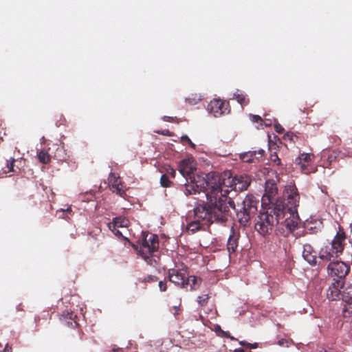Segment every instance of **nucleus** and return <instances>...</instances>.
Wrapping results in <instances>:
<instances>
[{
  "label": "nucleus",
  "instance_id": "1",
  "mask_svg": "<svg viewBox=\"0 0 352 352\" xmlns=\"http://www.w3.org/2000/svg\"><path fill=\"white\" fill-rule=\"evenodd\" d=\"M287 199L278 200L275 204L263 208L255 218L254 228L262 236L272 234L278 224L284 225L290 232L298 228L300 218L298 214L300 196L295 186L287 191Z\"/></svg>",
  "mask_w": 352,
  "mask_h": 352
},
{
  "label": "nucleus",
  "instance_id": "2",
  "mask_svg": "<svg viewBox=\"0 0 352 352\" xmlns=\"http://www.w3.org/2000/svg\"><path fill=\"white\" fill-rule=\"evenodd\" d=\"M179 171L188 184H185V193L193 195L203 192L208 195H218L220 192L219 186L221 175L215 172H210L201 177L196 173L195 168L190 160H184L179 164Z\"/></svg>",
  "mask_w": 352,
  "mask_h": 352
},
{
  "label": "nucleus",
  "instance_id": "3",
  "mask_svg": "<svg viewBox=\"0 0 352 352\" xmlns=\"http://www.w3.org/2000/svg\"><path fill=\"white\" fill-rule=\"evenodd\" d=\"M208 195L206 204H199L194 208L195 219L190 222L186 227L189 234L204 229L205 226L213 223H226V212L228 208L226 205V198Z\"/></svg>",
  "mask_w": 352,
  "mask_h": 352
},
{
  "label": "nucleus",
  "instance_id": "4",
  "mask_svg": "<svg viewBox=\"0 0 352 352\" xmlns=\"http://www.w3.org/2000/svg\"><path fill=\"white\" fill-rule=\"evenodd\" d=\"M258 200L253 195H247L241 204V208L236 210V217L241 226H246L258 209Z\"/></svg>",
  "mask_w": 352,
  "mask_h": 352
},
{
  "label": "nucleus",
  "instance_id": "5",
  "mask_svg": "<svg viewBox=\"0 0 352 352\" xmlns=\"http://www.w3.org/2000/svg\"><path fill=\"white\" fill-rule=\"evenodd\" d=\"M315 155L313 153H302L294 160V164L304 174L315 173L316 168L314 165Z\"/></svg>",
  "mask_w": 352,
  "mask_h": 352
},
{
  "label": "nucleus",
  "instance_id": "6",
  "mask_svg": "<svg viewBox=\"0 0 352 352\" xmlns=\"http://www.w3.org/2000/svg\"><path fill=\"white\" fill-rule=\"evenodd\" d=\"M350 265L341 261L331 262L327 266L328 274L332 277L338 278V280H344V278L350 272Z\"/></svg>",
  "mask_w": 352,
  "mask_h": 352
},
{
  "label": "nucleus",
  "instance_id": "7",
  "mask_svg": "<svg viewBox=\"0 0 352 352\" xmlns=\"http://www.w3.org/2000/svg\"><path fill=\"white\" fill-rule=\"evenodd\" d=\"M143 236L142 247L140 250V254H144L146 252L152 254L156 252L159 248L158 236L153 234H143Z\"/></svg>",
  "mask_w": 352,
  "mask_h": 352
},
{
  "label": "nucleus",
  "instance_id": "8",
  "mask_svg": "<svg viewBox=\"0 0 352 352\" xmlns=\"http://www.w3.org/2000/svg\"><path fill=\"white\" fill-rule=\"evenodd\" d=\"M278 192L276 184L273 182L268 180L265 183V193L262 197V204L266 206L275 204L278 199L276 198ZM283 199V200H285Z\"/></svg>",
  "mask_w": 352,
  "mask_h": 352
},
{
  "label": "nucleus",
  "instance_id": "9",
  "mask_svg": "<svg viewBox=\"0 0 352 352\" xmlns=\"http://www.w3.org/2000/svg\"><path fill=\"white\" fill-rule=\"evenodd\" d=\"M208 109L214 117H219L222 115L229 113L230 111L228 102L221 99H214L210 102Z\"/></svg>",
  "mask_w": 352,
  "mask_h": 352
},
{
  "label": "nucleus",
  "instance_id": "10",
  "mask_svg": "<svg viewBox=\"0 0 352 352\" xmlns=\"http://www.w3.org/2000/svg\"><path fill=\"white\" fill-rule=\"evenodd\" d=\"M188 272L186 269H170L168 270V279L175 285L182 288L186 287Z\"/></svg>",
  "mask_w": 352,
  "mask_h": 352
},
{
  "label": "nucleus",
  "instance_id": "11",
  "mask_svg": "<svg viewBox=\"0 0 352 352\" xmlns=\"http://www.w3.org/2000/svg\"><path fill=\"white\" fill-rule=\"evenodd\" d=\"M342 298L344 302L343 308V316L345 318L352 320V287H347L342 294Z\"/></svg>",
  "mask_w": 352,
  "mask_h": 352
},
{
  "label": "nucleus",
  "instance_id": "12",
  "mask_svg": "<svg viewBox=\"0 0 352 352\" xmlns=\"http://www.w3.org/2000/svg\"><path fill=\"white\" fill-rule=\"evenodd\" d=\"M265 151L263 149L249 151L239 155L240 160L245 163H256L263 160Z\"/></svg>",
  "mask_w": 352,
  "mask_h": 352
},
{
  "label": "nucleus",
  "instance_id": "13",
  "mask_svg": "<svg viewBox=\"0 0 352 352\" xmlns=\"http://www.w3.org/2000/svg\"><path fill=\"white\" fill-rule=\"evenodd\" d=\"M108 182L110 190L113 192H116L120 197H123L125 195V190L123 189L122 182L118 174L111 173L108 177Z\"/></svg>",
  "mask_w": 352,
  "mask_h": 352
},
{
  "label": "nucleus",
  "instance_id": "14",
  "mask_svg": "<svg viewBox=\"0 0 352 352\" xmlns=\"http://www.w3.org/2000/svg\"><path fill=\"white\" fill-rule=\"evenodd\" d=\"M346 239V235L344 229L339 226L338 230L331 243L333 245V249H335V252H338L340 255L342 254L344 250Z\"/></svg>",
  "mask_w": 352,
  "mask_h": 352
},
{
  "label": "nucleus",
  "instance_id": "15",
  "mask_svg": "<svg viewBox=\"0 0 352 352\" xmlns=\"http://www.w3.org/2000/svg\"><path fill=\"white\" fill-rule=\"evenodd\" d=\"M345 281L333 279L327 291V297L330 300H336L340 298L341 289L343 288Z\"/></svg>",
  "mask_w": 352,
  "mask_h": 352
},
{
  "label": "nucleus",
  "instance_id": "16",
  "mask_svg": "<svg viewBox=\"0 0 352 352\" xmlns=\"http://www.w3.org/2000/svg\"><path fill=\"white\" fill-rule=\"evenodd\" d=\"M250 183V177L245 174L236 175L232 180V186L236 191H243L247 190Z\"/></svg>",
  "mask_w": 352,
  "mask_h": 352
},
{
  "label": "nucleus",
  "instance_id": "17",
  "mask_svg": "<svg viewBox=\"0 0 352 352\" xmlns=\"http://www.w3.org/2000/svg\"><path fill=\"white\" fill-rule=\"evenodd\" d=\"M317 254V252L310 244L306 243L303 245L302 256L310 265H315L316 264Z\"/></svg>",
  "mask_w": 352,
  "mask_h": 352
},
{
  "label": "nucleus",
  "instance_id": "18",
  "mask_svg": "<svg viewBox=\"0 0 352 352\" xmlns=\"http://www.w3.org/2000/svg\"><path fill=\"white\" fill-rule=\"evenodd\" d=\"M340 255L338 252H335L333 245L330 243L328 245L322 248L318 253V257L326 261H330L332 258H338Z\"/></svg>",
  "mask_w": 352,
  "mask_h": 352
},
{
  "label": "nucleus",
  "instance_id": "19",
  "mask_svg": "<svg viewBox=\"0 0 352 352\" xmlns=\"http://www.w3.org/2000/svg\"><path fill=\"white\" fill-rule=\"evenodd\" d=\"M224 184H225V179H224V178H223L221 177V185L219 186V188H220L219 191H220V192L218 193L219 195H218L217 197H219V198L221 197H220V195H221V196H222V197L226 198L225 203H226V205L228 207V208L226 210V214H225V215H226V222L227 220H228V213L229 212V208L230 207V208L234 209L235 210H236L237 209H236V208H235L236 206H235L234 201L231 198H230V197H228L227 196V193L228 192V190H223L222 186H223V185H224Z\"/></svg>",
  "mask_w": 352,
  "mask_h": 352
},
{
  "label": "nucleus",
  "instance_id": "20",
  "mask_svg": "<svg viewBox=\"0 0 352 352\" xmlns=\"http://www.w3.org/2000/svg\"><path fill=\"white\" fill-rule=\"evenodd\" d=\"M239 239V234L234 230H231V233L229 236L227 249L230 253L235 252L238 247V241Z\"/></svg>",
  "mask_w": 352,
  "mask_h": 352
},
{
  "label": "nucleus",
  "instance_id": "21",
  "mask_svg": "<svg viewBox=\"0 0 352 352\" xmlns=\"http://www.w3.org/2000/svg\"><path fill=\"white\" fill-rule=\"evenodd\" d=\"M100 234L101 229L100 228H96L95 231L89 232L87 238V243L90 248H98L99 246V236Z\"/></svg>",
  "mask_w": 352,
  "mask_h": 352
},
{
  "label": "nucleus",
  "instance_id": "22",
  "mask_svg": "<svg viewBox=\"0 0 352 352\" xmlns=\"http://www.w3.org/2000/svg\"><path fill=\"white\" fill-rule=\"evenodd\" d=\"M129 224V220L123 217H115L113 221L107 224L109 230H116V228H126Z\"/></svg>",
  "mask_w": 352,
  "mask_h": 352
},
{
  "label": "nucleus",
  "instance_id": "23",
  "mask_svg": "<svg viewBox=\"0 0 352 352\" xmlns=\"http://www.w3.org/2000/svg\"><path fill=\"white\" fill-rule=\"evenodd\" d=\"M232 99H235L241 106H246L250 102L247 94L239 90L234 94Z\"/></svg>",
  "mask_w": 352,
  "mask_h": 352
},
{
  "label": "nucleus",
  "instance_id": "24",
  "mask_svg": "<svg viewBox=\"0 0 352 352\" xmlns=\"http://www.w3.org/2000/svg\"><path fill=\"white\" fill-rule=\"evenodd\" d=\"M186 286L190 285V290H196L199 287V285L201 283V279L195 276H190L188 274V278L186 280Z\"/></svg>",
  "mask_w": 352,
  "mask_h": 352
},
{
  "label": "nucleus",
  "instance_id": "25",
  "mask_svg": "<svg viewBox=\"0 0 352 352\" xmlns=\"http://www.w3.org/2000/svg\"><path fill=\"white\" fill-rule=\"evenodd\" d=\"M38 159L43 164H47L50 161V156L47 152L41 151L38 154Z\"/></svg>",
  "mask_w": 352,
  "mask_h": 352
},
{
  "label": "nucleus",
  "instance_id": "26",
  "mask_svg": "<svg viewBox=\"0 0 352 352\" xmlns=\"http://www.w3.org/2000/svg\"><path fill=\"white\" fill-rule=\"evenodd\" d=\"M171 184H172V182L169 179L167 174H164L161 176L160 184L162 186H163L164 188L170 187Z\"/></svg>",
  "mask_w": 352,
  "mask_h": 352
},
{
  "label": "nucleus",
  "instance_id": "27",
  "mask_svg": "<svg viewBox=\"0 0 352 352\" xmlns=\"http://www.w3.org/2000/svg\"><path fill=\"white\" fill-rule=\"evenodd\" d=\"M15 161L16 160L14 157H10L7 160L6 168L8 170H5V173L14 172V166Z\"/></svg>",
  "mask_w": 352,
  "mask_h": 352
},
{
  "label": "nucleus",
  "instance_id": "28",
  "mask_svg": "<svg viewBox=\"0 0 352 352\" xmlns=\"http://www.w3.org/2000/svg\"><path fill=\"white\" fill-rule=\"evenodd\" d=\"M270 160L274 163L276 166L281 165V160L278 157L276 153H272L270 155Z\"/></svg>",
  "mask_w": 352,
  "mask_h": 352
},
{
  "label": "nucleus",
  "instance_id": "29",
  "mask_svg": "<svg viewBox=\"0 0 352 352\" xmlns=\"http://www.w3.org/2000/svg\"><path fill=\"white\" fill-rule=\"evenodd\" d=\"M209 296L208 294L198 296V303L201 307L205 306L208 301Z\"/></svg>",
  "mask_w": 352,
  "mask_h": 352
},
{
  "label": "nucleus",
  "instance_id": "30",
  "mask_svg": "<svg viewBox=\"0 0 352 352\" xmlns=\"http://www.w3.org/2000/svg\"><path fill=\"white\" fill-rule=\"evenodd\" d=\"M151 254H149L148 252L144 253V254H141L142 256L144 258V259L148 263L149 265H152L154 263H156V261L152 258L151 256Z\"/></svg>",
  "mask_w": 352,
  "mask_h": 352
},
{
  "label": "nucleus",
  "instance_id": "31",
  "mask_svg": "<svg viewBox=\"0 0 352 352\" xmlns=\"http://www.w3.org/2000/svg\"><path fill=\"white\" fill-rule=\"evenodd\" d=\"M218 329L221 333V336L223 338H230L231 340H236V339L232 336L228 331H223L219 326H218Z\"/></svg>",
  "mask_w": 352,
  "mask_h": 352
},
{
  "label": "nucleus",
  "instance_id": "32",
  "mask_svg": "<svg viewBox=\"0 0 352 352\" xmlns=\"http://www.w3.org/2000/svg\"><path fill=\"white\" fill-rule=\"evenodd\" d=\"M239 344L241 346H248L250 349H256V348L258 347V344L257 343L251 344V343H248V342H247L245 341H241L239 342Z\"/></svg>",
  "mask_w": 352,
  "mask_h": 352
},
{
  "label": "nucleus",
  "instance_id": "33",
  "mask_svg": "<svg viewBox=\"0 0 352 352\" xmlns=\"http://www.w3.org/2000/svg\"><path fill=\"white\" fill-rule=\"evenodd\" d=\"M251 120L253 122L259 123L260 124H262L263 120L262 118L257 115H250Z\"/></svg>",
  "mask_w": 352,
  "mask_h": 352
},
{
  "label": "nucleus",
  "instance_id": "34",
  "mask_svg": "<svg viewBox=\"0 0 352 352\" xmlns=\"http://www.w3.org/2000/svg\"><path fill=\"white\" fill-rule=\"evenodd\" d=\"M186 100L190 104H197L198 101L201 100V98H200V96H199V97L195 96L193 98H191L190 97L187 98Z\"/></svg>",
  "mask_w": 352,
  "mask_h": 352
},
{
  "label": "nucleus",
  "instance_id": "35",
  "mask_svg": "<svg viewBox=\"0 0 352 352\" xmlns=\"http://www.w3.org/2000/svg\"><path fill=\"white\" fill-rule=\"evenodd\" d=\"M159 287L160 291L165 292L167 289V285L166 281H160L159 282Z\"/></svg>",
  "mask_w": 352,
  "mask_h": 352
},
{
  "label": "nucleus",
  "instance_id": "36",
  "mask_svg": "<svg viewBox=\"0 0 352 352\" xmlns=\"http://www.w3.org/2000/svg\"><path fill=\"white\" fill-rule=\"evenodd\" d=\"M278 344L281 346H288L289 341L286 339H280L278 341Z\"/></svg>",
  "mask_w": 352,
  "mask_h": 352
},
{
  "label": "nucleus",
  "instance_id": "37",
  "mask_svg": "<svg viewBox=\"0 0 352 352\" xmlns=\"http://www.w3.org/2000/svg\"><path fill=\"white\" fill-rule=\"evenodd\" d=\"M285 136L292 142H295L294 139L297 138V136L294 135L293 133H287Z\"/></svg>",
  "mask_w": 352,
  "mask_h": 352
},
{
  "label": "nucleus",
  "instance_id": "38",
  "mask_svg": "<svg viewBox=\"0 0 352 352\" xmlns=\"http://www.w3.org/2000/svg\"><path fill=\"white\" fill-rule=\"evenodd\" d=\"M166 174H167V175H170L172 177H173V178H174V177H175V174H176V173H175V169H173V168H170V167L168 169H167V171H166Z\"/></svg>",
  "mask_w": 352,
  "mask_h": 352
},
{
  "label": "nucleus",
  "instance_id": "39",
  "mask_svg": "<svg viewBox=\"0 0 352 352\" xmlns=\"http://www.w3.org/2000/svg\"><path fill=\"white\" fill-rule=\"evenodd\" d=\"M119 228H116V230H110L116 236L118 237H123L122 232L118 230Z\"/></svg>",
  "mask_w": 352,
  "mask_h": 352
},
{
  "label": "nucleus",
  "instance_id": "40",
  "mask_svg": "<svg viewBox=\"0 0 352 352\" xmlns=\"http://www.w3.org/2000/svg\"><path fill=\"white\" fill-rule=\"evenodd\" d=\"M182 139H187V143H188L192 148H195V144L190 140V139L187 135L182 136Z\"/></svg>",
  "mask_w": 352,
  "mask_h": 352
},
{
  "label": "nucleus",
  "instance_id": "41",
  "mask_svg": "<svg viewBox=\"0 0 352 352\" xmlns=\"http://www.w3.org/2000/svg\"><path fill=\"white\" fill-rule=\"evenodd\" d=\"M276 131L278 133H283L284 131V128L281 126L280 124L276 125Z\"/></svg>",
  "mask_w": 352,
  "mask_h": 352
},
{
  "label": "nucleus",
  "instance_id": "42",
  "mask_svg": "<svg viewBox=\"0 0 352 352\" xmlns=\"http://www.w3.org/2000/svg\"><path fill=\"white\" fill-rule=\"evenodd\" d=\"M146 280L148 282H155L157 280V278L155 276L150 275L146 278Z\"/></svg>",
  "mask_w": 352,
  "mask_h": 352
},
{
  "label": "nucleus",
  "instance_id": "43",
  "mask_svg": "<svg viewBox=\"0 0 352 352\" xmlns=\"http://www.w3.org/2000/svg\"><path fill=\"white\" fill-rule=\"evenodd\" d=\"M67 324H68V326H71L73 328L77 327L78 325L77 322L75 320H72L71 322H68Z\"/></svg>",
  "mask_w": 352,
  "mask_h": 352
},
{
  "label": "nucleus",
  "instance_id": "44",
  "mask_svg": "<svg viewBox=\"0 0 352 352\" xmlns=\"http://www.w3.org/2000/svg\"><path fill=\"white\" fill-rule=\"evenodd\" d=\"M3 352H11V347H9L8 345L7 344L5 349H3Z\"/></svg>",
  "mask_w": 352,
  "mask_h": 352
},
{
  "label": "nucleus",
  "instance_id": "45",
  "mask_svg": "<svg viewBox=\"0 0 352 352\" xmlns=\"http://www.w3.org/2000/svg\"><path fill=\"white\" fill-rule=\"evenodd\" d=\"M234 352H245L243 349H236L234 351Z\"/></svg>",
  "mask_w": 352,
  "mask_h": 352
},
{
  "label": "nucleus",
  "instance_id": "46",
  "mask_svg": "<svg viewBox=\"0 0 352 352\" xmlns=\"http://www.w3.org/2000/svg\"><path fill=\"white\" fill-rule=\"evenodd\" d=\"M63 149V148H58L57 149V153L60 152V151H62V150Z\"/></svg>",
  "mask_w": 352,
  "mask_h": 352
},
{
  "label": "nucleus",
  "instance_id": "47",
  "mask_svg": "<svg viewBox=\"0 0 352 352\" xmlns=\"http://www.w3.org/2000/svg\"><path fill=\"white\" fill-rule=\"evenodd\" d=\"M59 160H65V156H63L62 158L60 157H59Z\"/></svg>",
  "mask_w": 352,
  "mask_h": 352
},
{
  "label": "nucleus",
  "instance_id": "48",
  "mask_svg": "<svg viewBox=\"0 0 352 352\" xmlns=\"http://www.w3.org/2000/svg\"><path fill=\"white\" fill-rule=\"evenodd\" d=\"M182 141L183 142H187V139H182Z\"/></svg>",
  "mask_w": 352,
  "mask_h": 352
}]
</instances>
